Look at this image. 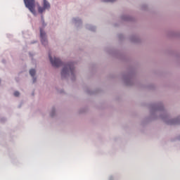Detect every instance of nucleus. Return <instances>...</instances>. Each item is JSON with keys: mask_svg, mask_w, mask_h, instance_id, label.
I'll return each mask as SVG.
<instances>
[{"mask_svg": "<svg viewBox=\"0 0 180 180\" xmlns=\"http://www.w3.org/2000/svg\"><path fill=\"white\" fill-rule=\"evenodd\" d=\"M35 74H36V70L34 69L30 70V75H31V77H34Z\"/></svg>", "mask_w": 180, "mask_h": 180, "instance_id": "423d86ee", "label": "nucleus"}, {"mask_svg": "<svg viewBox=\"0 0 180 180\" xmlns=\"http://www.w3.org/2000/svg\"><path fill=\"white\" fill-rule=\"evenodd\" d=\"M49 58L50 60V62L52 65V66L58 68L61 66L62 62L60 58L54 57L53 58H52L51 55L49 53Z\"/></svg>", "mask_w": 180, "mask_h": 180, "instance_id": "7ed1b4c3", "label": "nucleus"}, {"mask_svg": "<svg viewBox=\"0 0 180 180\" xmlns=\"http://www.w3.org/2000/svg\"><path fill=\"white\" fill-rule=\"evenodd\" d=\"M41 21L44 22V18H43V16H41Z\"/></svg>", "mask_w": 180, "mask_h": 180, "instance_id": "9d476101", "label": "nucleus"}, {"mask_svg": "<svg viewBox=\"0 0 180 180\" xmlns=\"http://www.w3.org/2000/svg\"><path fill=\"white\" fill-rule=\"evenodd\" d=\"M51 8V4L47 0H43V7L38 6V12L39 13H43L46 10Z\"/></svg>", "mask_w": 180, "mask_h": 180, "instance_id": "20e7f679", "label": "nucleus"}, {"mask_svg": "<svg viewBox=\"0 0 180 180\" xmlns=\"http://www.w3.org/2000/svg\"><path fill=\"white\" fill-rule=\"evenodd\" d=\"M108 2H114L115 0H108Z\"/></svg>", "mask_w": 180, "mask_h": 180, "instance_id": "1a4fd4ad", "label": "nucleus"}, {"mask_svg": "<svg viewBox=\"0 0 180 180\" xmlns=\"http://www.w3.org/2000/svg\"><path fill=\"white\" fill-rule=\"evenodd\" d=\"M36 82V79L35 78H34V79H33V82Z\"/></svg>", "mask_w": 180, "mask_h": 180, "instance_id": "9b49d317", "label": "nucleus"}, {"mask_svg": "<svg viewBox=\"0 0 180 180\" xmlns=\"http://www.w3.org/2000/svg\"><path fill=\"white\" fill-rule=\"evenodd\" d=\"M40 38L41 42L43 45L46 46L48 44L46 32L43 30L42 28H40Z\"/></svg>", "mask_w": 180, "mask_h": 180, "instance_id": "39448f33", "label": "nucleus"}, {"mask_svg": "<svg viewBox=\"0 0 180 180\" xmlns=\"http://www.w3.org/2000/svg\"><path fill=\"white\" fill-rule=\"evenodd\" d=\"M13 95L15 96V97H18L20 96V93L19 91H15Z\"/></svg>", "mask_w": 180, "mask_h": 180, "instance_id": "0eeeda50", "label": "nucleus"}, {"mask_svg": "<svg viewBox=\"0 0 180 180\" xmlns=\"http://www.w3.org/2000/svg\"><path fill=\"white\" fill-rule=\"evenodd\" d=\"M25 7L34 15H36L35 0H23Z\"/></svg>", "mask_w": 180, "mask_h": 180, "instance_id": "f03ea898", "label": "nucleus"}, {"mask_svg": "<svg viewBox=\"0 0 180 180\" xmlns=\"http://www.w3.org/2000/svg\"><path fill=\"white\" fill-rule=\"evenodd\" d=\"M173 124H180V122L179 121H174Z\"/></svg>", "mask_w": 180, "mask_h": 180, "instance_id": "6e6552de", "label": "nucleus"}, {"mask_svg": "<svg viewBox=\"0 0 180 180\" xmlns=\"http://www.w3.org/2000/svg\"><path fill=\"white\" fill-rule=\"evenodd\" d=\"M74 64L72 63H70L67 64L62 70L61 71V76L63 77L70 73L73 75H74Z\"/></svg>", "mask_w": 180, "mask_h": 180, "instance_id": "f257e3e1", "label": "nucleus"}]
</instances>
